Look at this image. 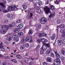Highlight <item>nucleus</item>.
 <instances>
[{
	"label": "nucleus",
	"instance_id": "a211bd4d",
	"mask_svg": "<svg viewBox=\"0 0 65 65\" xmlns=\"http://www.w3.org/2000/svg\"><path fill=\"white\" fill-rule=\"evenodd\" d=\"M25 48V47L23 45H21L20 47V49L21 50H23Z\"/></svg>",
	"mask_w": 65,
	"mask_h": 65
},
{
	"label": "nucleus",
	"instance_id": "e433bc0d",
	"mask_svg": "<svg viewBox=\"0 0 65 65\" xmlns=\"http://www.w3.org/2000/svg\"><path fill=\"white\" fill-rule=\"evenodd\" d=\"M28 34H29V35H31V34H32V31L31 30H29V32H28Z\"/></svg>",
	"mask_w": 65,
	"mask_h": 65
},
{
	"label": "nucleus",
	"instance_id": "4c0bfd02",
	"mask_svg": "<svg viewBox=\"0 0 65 65\" xmlns=\"http://www.w3.org/2000/svg\"><path fill=\"white\" fill-rule=\"evenodd\" d=\"M28 61V59L27 58H26L24 60V62L25 63H27Z\"/></svg>",
	"mask_w": 65,
	"mask_h": 65
},
{
	"label": "nucleus",
	"instance_id": "423d86ee",
	"mask_svg": "<svg viewBox=\"0 0 65 65\" xmlns=\"http://www.w3.org/2000/svg\"><path fill=\"white\" fill-rule=\"evenodd\" d=\"M41 40L43 44H45V42H47L48 41V40L46 39H45V38H42L41 39Z\"/></svg>",
	"mask_w": 65,
	"mask_h": 65
},
{
	"label": "nucleus",
	"instance_id": "5fc2aeb1",
	"mask_svg": "<svg viewBox=\"0 0 65 65\" xmlns=\"http://www.w3.org/2000/svg\"><path fill=\"white\" fill-rule=\"evenodd\" d=\"M19 6L18 5H15L14 6V7L16 9H18V8L17 7H18Z\"/></svg>",
	"mask_w": 65,
	"mask_h": 65
},
{
	"label": "nucleus",
	"instance_id": "a19ab883",
	"mask_svg": "<svg viewBox=\"0 0 65 65\" xmlns=\"http://www.w3.org/2000/svg\"><path fill=\"white\" fill-rule=\"evenodd\" d=\"M64 31L63 30V29H61L60 30V32L61 33H63Z\"/></svg>",
	"mask_w": 65,
	"mask_h": 65
},
{
	"label": "nucleus",
	"instance_id": "052dcab7",
	"mask_svg": "<svg viewBox=\"0 0 65 65\" xmlns=\"http://www.w3.org/2000/svg\"><path fill=\"white\" fill-rule=\"evenodd\" d=\"M43 65H47V63L46 62H44L43 63Z\"/></svg>",
	"mask_w": 65,
	"mask_h": 65
},
{
	"label": "nucleus",
	"instance_id": "09e8293b",
	"mask_svg": "<svg viewBox=\"0 0 65 65\" xmlns=\"http://www.w3.org/2000/svg\"><path fill=\"white\" fill-rule=\"evenodd\" d=\"M57 60L58 63V62L59 64H61V61H60V59H57Z\"/></svg>",
	"mask_w": 65,
	"mask_h": 65
},
{
	"label": "nucleus",
	"instance_id": "39448f33",
	"mask_svg": "<svg viewBox=\"0 0 65 65\" xmlns=\"http://www.w3.org/2000/svg\"><path fill=\"white\" fill-rule=\"evenodd\" d=\"M1 28H2V29H6V30H8V29H9L8 26L6 25H1Z\"/></svg>",
	"mask_w": 65,
	"mask_h": 65
},
{
	"label": "nucleus",
	"instance_id": "5701e85b",
	"mask_svg": "<svg viewBox=\"0 0 65 65\" xmlns=\"http://www.w3.org/2000/svg\"><path fill=\"white\" fill-rule=\"evenodd\" d=\"M61 22H62V21L60 20H58L57 21V23L58 24H61Z\"/></svg>",
	"mask_w": 65,
	"mask_h": 65
},
{
	"label": "nucleus",
	"instance_id": "de8ad7c7",
	"mask_svg": "<svg viewBox=\"0 0 65 65\" xmlns=\"http://www.w3.org/2000/svg\"><path fill=\"white\" fill-rule=\"evenodd\" d=\"M11 25H12L13 27H14V26H15V22H12Z\"/></svg>",
	"mask_w": 65,
	"mask_h": 65
},
{
	"label": "nucleus",
	"instance_id": "4468645a",
	"mask_svg": "<svg viewBox=\"0 0 65 65\" xmlns=\"http://www.w3.org/2000/svg\"><path fill=\"white\" fill-rule=\"evenodd\" d=\"M36 10L37 13H41L42 11H41V10L40 8H37Z\"/></svg>",
	"mask_w": 65,
	"mask_h": 65
},
{
	"label": "nucleus",
	"instance_id": "0e129e2a",
	"mask_svg": "<svg viewBox=\"0 0 65 65\" xmlns=\"http://www.w3.org/2000/svg\"><path fill=\"white\" fill-rule=\"evenodd\" d=\"M63 43L64 44H65V39H64L63 40Z\"/></svg>",
	"mask_w": 65,
	"mask_h": 65
},
{
	"label": "nucleus",
	"instance_id": "ddd939ff",
	"mask_svg": "<svg viewBox=\"0 0 65 65\" xmlns=\"http://www.w3.org/2000/svg\"><path fill=\"white\" fill-rule=\"evenodd\" d=\"M0 32L2 34H5L6 33V30L4 29H2L0 30Z\"/></svg>",
	"mask_w": 65,
	"mask_h": 65
},
{
	"label": "nucleus",
	"instance_id": "e2e57ef3",
	"mask_svg": "<svg viewBox=\"0 0 65 65\" xmlns=\"http://www.w3.org/2000/svg\"><path fill=\"white\" fill-rule=\"evenodd\" d=\"M48 29V27L47 26H46L45 28V29L46 30H47Z\"/></svg>",
	"mask_w": 65,
	"mask_h": 65
},
{
	"label": "nucleus",
	"instance_id": "2eb2a0df",
	"mask_svg": "<svg viewBox=\"0 0 65 65\" xmlns=\"http://www.w3.org/2000/svg\"><path fill=\"white\" fill-rule=\"evenodd\" d=\"M54 64L55 65H58V60L57 59L54 60Z\"/></svg>",
	"mask_w": 65,
	"mask_h": 65
},
{
	"label": "nucleus",
	"instance_id": "dca6fc26",
	"mask_svg": "<svg viewBox=\"0 0 65 65\" xmlns=\"http://www.w3.org/2000/svg\"><path fill=\"white\" fill-rule=\"evenodd\" d=\"M20 31V29L19 28H15L14 29V33H18Z\"/></svg>",
	"mask_w": 65,
	"mask_h": 65
},
{
	"label": "nucleus",
	"instance_id": "58836bf2",
	"mask_svg": "<svg viewBox=\"0 0 65 65\" xmlns=\"http://www.w3.org/2000/svg\"><path fill=\"white\" fill-rule=\"evenodd\" d=\"M38 36L39 37H41L42 36V35L41 33H39L38 34Z\"/></svg>",
	"mask_w": 65,
	"mask_h": 65
},
{
	"label": "nucleus",
	"instance_id": "79ce46f5",
	"mask_svg": "<svg viewBox=\"0 0 65 65\" xmlns=\"http://www.w3.org/2000/svg\"><path fill=\"white\" fill-rule=\"evenodd\" d=\"M60 59L61 61H63V60L65 59V57H62Z\"/></svg>",
	"mask_w": 65,
	"mask_h": 65
},
{
	"label": "nucleus",
	"instance_id": "bf43d9fd",
	"mask_svg": "<svg viewBox=\"0 0 65 65\" xmlns=\"http://www.w3.org/2000/svg\"><path fill=\"white\" fill-rule=\"evenodd\" d=\"M7 38H8V40L9 41H10V40H11V37H7Z\"/></svg>",
	"mask_w": 65,
	"mask_h": 65
},
{
	"label": "nucleus",
	"instance_id": "cd10ccee",
	"mask_svg": "<svg viewBox=\"0 0 65 65\" xmlns=\"http://www.w3.org/2000/svg\"><path fill=\"white\" fill-rule=\"evenodd\" d=\"M50 52H51V51H50V50H48L46 51V55H47L48 54H49L50 53Z\"/></svg>",
	"mask_w": 65,
	"mask_h": 65
},
{
	"label": "nucleus",
	"instance_id": "774afa93",
	"mask_svg": "<svg viewBox=\"0 0 65 65\" xmlns=\"http://www.w3.org/2000/svg\"><path fill=\"white\" fill-rule=\"evenodd\" d=\"M10 35V34L9 33H8L6 35V36H9Z\"/></svg>",
	"mask_w": 65,
	"mask_h": 65
},
{
	"label": "nucleus",
	"instance_id": "603ef678",
	"mask_svg": "<svg viewBox=\"0 0 65 65\" xmlns=\"http://www.w3.org/2000/svg\"><path fill=\"white\" fill-rule=\"evenodd\" d=\"M29 37H27L26 38V41H29Z\"/></svg>",
	"mask_w": 65,
	"mask_h": 65
},
{
	"label": "nucleus",
	"instance_id": "37998d69",
	"mask_svg": "<svg viewBox=\"0 0 65 65\" xmlns=\"http://www.w3.org/2000/svg\"><path fill=\"white\" fill-rule=\"evenodd\" d=\"M11 11L12 10H14V8L13 6H11Z\"/></svg>",
	"mask_w": 65,
	"mask_h": 65
},
{
	"label": "nucleus",
	"instance_id": "a878e982",
	"mask_svg": "<svg viewBox=\"0 0 65 65\" xmlns=\"http://www.w3.org/2000/svg\"><path fill=\"white\" fill-rule=\"evenodd\" d=\"M59 28L60 29L64 28L65 27V25L64 24H61L59 25Z\"/></svg>",
	"mask_w": 65,
	"mask_h": 65
},
{
	"label": "nucleus",
	"instance_id": "473e14b6",
	"mask_svg": "<svg viewBox=\"0 0 65 65\" xmlns=\"http://www.w3.org/2000/svg\"><path fill=\"white\" fill-rule=\"evenodd\" d=\"M42 5V2L41 1H39V5L40 6Z\"/></svg>",
	"mask_w": 65,
	"mask_h": 65
},
{
	"label": "nucleus",
	"instance_id": "f8f14e48",
	"mask_svg": "<svg viewBox=\"0 0 65 65\" xmlns=\"http://www.w3.org/2000/svg\"><path fill=\"white\" fill-rule=\"evenodd\" d=\"M62 41L60 40H58L57 41V44L59 45H61L62 44Z\"/></svg>",
	"mask_w": 65,
	"mask_h": 65
},
{
	"label": "nucleus",
	"instance_id": "7ed1b4c3",
	"mask_svg": "<svg viewBox=\"0 0 65 65\" xmlns=\"http://www.w3.org/2000/svg\"><path fill=\"white\" fill-rule=\"evenodd\" d=\"M47 22V19L44 17L41 18L40 20V22L42 24H44Z\"/></svg>",
	"mask_w": 65,
	"mask_h": 65
},
{
	"label": "nucleus",
	"instance_id": "6e6552de",
	"mask_svg": "<svg viewBox=\"0 0 65 65\" xmlns=\"http://www.w3.org/2000/svg\"><path fill=\"white\" fill-rule=\"evenodd\" d=\"M47 49V48H46V47L45 45L43 44V46L40 50H42V51H45V50H46Z\"/></svg>",
	"mask_w": 65,
	"mask_h": 65
},
{
	"label": "nucleus",
	"instance_id": "393cba45",
	"mask_svg": "<svg viewBox=\"0 0 65 65\" xmlns=\"http://www.w3.org/2000/svg\"><path fill=\"white\" fill-rule=\"evenodd\" d=\"M65 50V49L64 48H63L61 50V53L62 54H63V55L65 56V51L64 50Z\"/></svg>",
	"mask_w": 65,
	"mask_h": 65
},
{
	"label": "nucleus",
	"instance_id": "0eeeda50",
	"mask_svg": "<svg viewBox=\"0 0 65 65\" xmlns=\"http://www.w3.org/2000/svg\"><path fill=\"white\" fill-rule=\"evenodd\" d=\"M55 55L56 56V59H59L60 58V57H61V56L59 55V53H58V52H55Z\"/></svg>",
	"mask_w": 65,
	"mask_h": 65
},
{
	"label": "nucleus",
	"instance_id": "9d476101",
	"mask_svg": "<svg viewBox=\"0 0 65 65\" xmlns=\"http://www.w3.org/2000/svg\"><path fill=\"white\" fill-rule=\"evenodd\" d=\"M46 47V48H50V47H51V45H50V44L48 43H45V44H44Z\"/></svg>",
	"mask_w": 65,
	"mask_h": 65
},
{
	"label": "nucleus",
	"instance_id": "69168bd1",
	"mask_svg": "<svg viewBox=\"0 0 65 65\" xmlns=\"http://www.w3.org/2000/svg\"><path fill=\"white\" fill-rule=\"evenodd\" d=\"M28 55H29V53H28L27 52L26 53V56H28Z\"/></svg>",
	"mask_w": 65,
	"mask_h": 65
},
{
	"label": "nucleus",
	"instance_id": "13d9d810",
	"mask_svg": "<svg viewBox=\"0 0 65 65\" xmlns=\"http://www.w3.org/2000/svg\"><path fill=\"white\" fill-rule=\"evenodd\" d=\"M63 35V37H65V32L64 31L62 33Z\"/></svg>",
	"mask_w": 65,
	"mask_h": 65
},
{
	"label": "nucleus",
	"instance_id": "8fccbe9b",
	"mask_svg": "<svg viewBox=\"0 0 65 65\" xmlns=\"http://www.w3.org/2000/svg\"><path fill=\"white\" fill-rule=\"evenodd\" d=\"M22 44H25V40H22Z\"/></svg>",
	"mask_w": 65,
	"mask_h": 65
},
{
	"label": "nucleus",
	"instance_id": "412c9836",
	"mask_svg": "<svg viewBox=\"0 0 65 65\" xmlns=\"http://www.w3.org/2000/svg\"><path fill=\"white\" fill-rule=\"evenodd\" d=\"M22 6L23 8V9H24L25 10V9H26V8H27V6L25 5H22Z\"/></svg>",
	"mask_w": 65,
	"mask_h": 65
},
{
	"label": "nucleus",
	"instance_id": "c756f323",
	"mask_svg": "<svg viewBox=\"0 0 65 65\" xmlns=\"http://www.w3.org/2000/svg\"><path fill=\"white\" fill-rule=\"evenodd\" d=\"M42 36L43 37H47V35L45 33H42Z\"/></svg>",
	"mask_w": 65,
	"mask_h": 65
},
{
	"label": "nucleus",
	"instance_id": "7c9ffc66",
	"mask_svg": "<svg viewBox=\"0 0 65 65\" xmlns=\"http://www.w3.org/2000/svg\"><path fill=\"white\" fill-rule=\"evenodd\" d=\"M16 57H17V58L20 59L21 58V56L20 55H16Z\"/></svg>",
	"mask_w": 65,
	"mask_h": 65
},
{
	"label": "nucleus",
	"instance_id": "f257e3e1",
	"mask_svg": "<svg viewBox=\"0 0 65 65\" xmlns=\"http://www.w3.org/2000/svg\"><path fill=\"white\" fill-rule=\"evenodd\" d=\"M44 10L46 14H48V13H50V15L49 16V18H52V17H55V13L54 12L52 14L50 9L49 7H48L47 6L45 7L44 8Z\"/></svg>",
	"mask_w": 65,
	"mask_h": 65
},
{
	"label": "nucleus",
	"instance_id": "3c124183",
	"mask_svg": "<svg viewBox=\"0 0 65 65\" xmlns=\"http://www.w3.org/2000/svg\"><path fill=\"white\" fill-rule=\"evenodd\" d=\"M4 22L5 24H7V23L8 22V20H6L4 21Z\"/></svg>",
	"mask_w": 65,
	"mask_h": 65
},
{
	"label": "nucleus",
	"instance_id": "20e7f679",
	"mask_svg": "<svg viewBox=\"0 0 65 65\" xmlns=\"http://www.w3.org/2000/svg\"><path fill=\"white\" fill-rule=\"evenodd\" d=\"M12 39L16 41H19V38L17 37V35L15 34H14L12 35Z\"/></svg>",
	"mask_w": 65,
	"mask_h": 65
},
{
	"label": "nucleus",
	"instance_id": "ea45409f",
	"mask_svg": "<svg viewBox=\"0 0 65 65\" xmlns=\"http://www.w3.org/2000/svg\"><path fill=\"white\" fill-rule=\"evenodd\" d=\"M59 0H57L55 2V4H59V2H58Z\"/></svg>",
	"mask_w": 65,
	"mask_h": 65
},
{
	"label": "nucleus",
	"instance_id": "bb28decb",
	"mask_svg": "<svg viewBox=\"0 0 65 65\" xmlns=\"http://www.w3.org/2000/svg\"><path fill=\"white\" fill-rule=\"evenodd\" d=\"M33 16V13H30V15L29 16V18H28V19H30Z\"/></svg>",
	"mask_w": 65,
	"mask_h": 65
},
{
	"label": "nucleus",
	"instance_id": "2f4dec72",
	"mask_svg": "<svg viewBox=\"0 0 65 65\" xmlns=\"http://www.w3.org/2000/svg\"><path fill=\"white\" fill-rule=\"evenodd\" d=\"M25 46L26 47H29V44L28 43H26L25 45Z\"/></svg>",
	"mask_w": 65,
	"mask_h": 65
},
{
	"label": "nucleus",
	"instance_id": "1a4fd4ad",
	"mask_svg": "<svg viewBox=\"0 0 65 65\" xmlns=\"http://www.w3.org/2000/svg\"><path fill=\"white\" fill-rule=\"evenodd\" d=\"M7 18L9 19H11L13 17L12 14L10 13L8 14L7 15Z\"/></svg>",
	"mask_w": 65,
	"mask_h": 65
},
{
	"label": "nucleus",
	"instance_id": "a18cd8bd",
	"mask_svg": "<svg viewBox=\"0 0 65 65\" xmlns=\"http://www.w3.org/2000/svg\"><path fill=\"white\" fill-rule=\"evenodd\" d=\"M44 52H43V51L42 50H41V51H40V54L42 55V54H43Z\"/></svg>",
	"mask_w": 65,
	"mask_h": 65
},
{
	"label": "nucleus",
	"instance_id": "f704fd0d",
	"mask_svg": "<svg viewBox=\"0 0 65 65\" xmlns=\"http://www.w3.org/2000/svg\"><path fill=\"white\" fill-rule=\"evenodd\" d=\"M11 61L12 62H14L15 63H17V61L14 59H11Z\"/></svg>",
	"mask_w": 65,
	"mask_h": 65
},
{
	"label": "nucleus",
	"instance_id": "864d4df0",
	"mask_svg": "<svg viewBox=\"0 0 65 65\" xmlns=\"http://www.w3.org/2000/svg\"><path fill=\"white\" fill-rule=\"evenodd\" d=\"M8 27H9L10 28H11V27H13V26H12V25L11 24H9L8 25Z\"/></svg>",
	"mask_w": 65,
	"mask_h": 65
},
{
	"label": "nucleus",
	"instance_id": "c85d7f7f",
	"mask_svg": "<svg viewBox=\"0 0 65 65\" xmlns=\"http://www.w3.org/2000/svg\"><path fill=\"white\" fill-rule=\"evenodd\" d=\"M51 57H53V58H54V57H55V54H54V53H51Z\"/></svg>",
	"mask_w": 65,
	"mask_h": 65
},
{
	"label": "nucleus",
	"instance_id": "9b49d317",
	"mask_svg": "<svg viewBox=\"0 0 65 65\" xmlns=\"http://www.w3.org/2000/svg\"><path fill=\"white\" fill-rule=\"evenodd\" d=\"M56 34H54L51 37V39L53 40H54L55 38H56Z\"/></svg>",
	"mask_w": 65,
	"mask_h": 65
},
{
	"label": "nucleus",
	"instance_id": "c03bdc74",
	"mask_svg": "<svg viewBox=\"0 0 65 65\" xmlns=\"http://www.w3.org/2000/svg\"><path fill=\"white\" fill-rule=\"evenodd\" d=\"M4 43L5 44H7L9 43L8 42V41L7 40L5 41Z\"/></svg>",
	"mask_w": 65,
	"mask_h": 65
},
{
	"label": "nucleus",
	"instance_id": "b1692460",
	"mask_svg": "<svg viewBox=\"0 0 65 65\" xmlns=\"http://www.w3.org/2000/svg\"><path fill=\"white\" fill-rule=\"evenodd\" d=\"M3 47H4V46H0V48L1 49L2 51L4 52L5 51V49H4V48H3Z\"/></svg>",
	"mask_w": 65,
	"mask_h": 65
},
{
	"label": "nucleus",
	"instance_id": "f3484780",
	"mask_svg": "<svg viewBox=\"0 0 65 65\" xmlns=\"http://www.w3.org/2000/svg\"><path fill=\"white\" fill-rule=\"evenodd\" d=\"M23 27V24L22 23L20 24H19L18 26V28H19V29H21V28H22Z\"/></svg>",
	"mask_w": 65,
	"mask_h": 65
},
{
	"label": "nucleus",
	"instance_id": "72a5a7b5",
	"mask_svg": "<svg viewBox=\"0 0 65 65\" xmlns=\"http://www.w3.org/2000/svg\"><path fill=\"white\" fill-rule=\"evenodd\" d=\"M11 6L9 7L8 8V10L9 11H11Z\"/></svg>",
	"mask_w": 65,
	"mask_h": 65
},
{
	"label": "nucleus",
	"instance_id": "c9c22d12",
	"mask_svg": "<svg viewBox=\"0 0 65 65\" xmlns=\"http://www.w3.org/2000/svg\"><path fill=\"white\" fill-rule=\"evenodd\" d=\"M17 23H21V20L18 19L17 21Z\"/></svg>",
	"mask_w": 65,
	"mask_h": 65
},
{
	"label": "nucleus",
	"instance_id": "49530a36",
	"mask_svg": "<svg viewBox=\"0 0 65 65\" xmlns=\"http://www.w3.org/2000/svg\"><path fill=\"white\" fill-rule=\"evenodd\" d=\"M41 41V40L39 39L37 40V42L38 43H40V42Z\"/></svg>",
	"mask_w": 65,
	"mask_h": 65
},
{
	"label": "nucleus",
	"instance_id": "4d7b16f0",
	"mask_svg": "<svg viewBox=\"0 0 65 65\" xmlns=\"http://www.w3.org/2000/svg\"><path fill=\"white\" fill-rule=\"evenodd\" d=\"M41 24H39V26H38V28H39V29H40L41 28Z\"/></svg>",
	"mask_w": 65,
	"mask_h": 65
},
{
	"label": "nucleus",
	"instance_id": "338daca9",
	"mask_svg": "<svg viewBox=\"0 0 65 65\" xmlns=\"http://www.w3.org/2000/svg\"><path fill=\"white\" fill-rule=\"evenodd\" d=\"M46 4H48L49 3V2H48V1H47L46 2Z\"/></svg>",
	"mask_w": 65,
	"mask_h": 65
},
{
	"label": "nucleus",
	"instance_id": "aec40b11",
	"mask_svg": "<svg viewBox=\"0 0 65 65\" xmlns=\"http://www.w3.org/2000/svg\"><path fill=\"white\" fill-rule=\"evenodd\" d=\"M24 35V34L23 32H20L18 33V35L19 36H22Z\"/></svg>",
	"mask_w": 65,
	"mask_h": 65
},
{
	"label": "nucleus",
	"instance_id": "680f3d73",
	"mask_svg": "<svg viewBox=\"0 0 65 65\" xmlns=\"http://www.w3.org/2000/svg\"><path fill=\"white\" fill-rule=\"evenodd\" d=\"M32 64H33V62H30L29 63V65H32Z\"/></svg>",
	"mask_w": 65,
	"mask_h": 65
},
{
	"label": "nucleus",
	"instance_id": "f03ea898",
	"mask_svg": "<svg viewBox=\"0 0 65 65\" xmlns=\"http://www.w3.org/2000/svg\"><path fill=\"white\" fill-rule=\"evenodd\" d=\"M0 5L2 6V7L0 6V12L1 11H2V10H3V12L4 13H7L8 12V11L7 10H5V9L6 8V6L4 5V4L3 3H0Z\"/></svg>",
	"mask_w": 65,
	"mask_h": 65
},
{
	"label": "nucleus",
	"instance_id": "6e6d98bb",
	"mask_svg": "<svg viewBox=\"0 0 65 65\" xmlns=\"http://www.w3.org/2000/svg\"><path fill=\"white\" fill-rule=\"evenodd\" d=\"M40 47V45H37L36 48L37 49H39V48Z\"/></svg>",
	"mask_w": 65,
	"mask_h": 65
},
{
	"label": "nucleus",
	"instance_id": "4be33fe9",
	"mask_svg": "<svg viewBox=\"0 0 65 65\" xmlns=\"http://www.w3.org/2000/svg\"><path fill=\"white\" fill-rule=\"evenodd\" d=\"M50 9L51 10H55V7L54 6L51 5L50 6Z\"/></svg>",
	"mask_w": 65,
	"mask_h": 65
},
{
	"label": "nucleus",
	"instance_id": "6ab92c4d",
	"mask_svg": "<svg viewBox=\"0 0 65 65\" xmlns=\"http://www.w3.org/2000/svg\"><path fill=\"white\" fill-rule=\"evenodd\" d=\"M47 61L48 62H52V58H48L47 59Z\"/></svg>",
	"mask_w": 65,
	"mask_h": 65
}]
</instances>
